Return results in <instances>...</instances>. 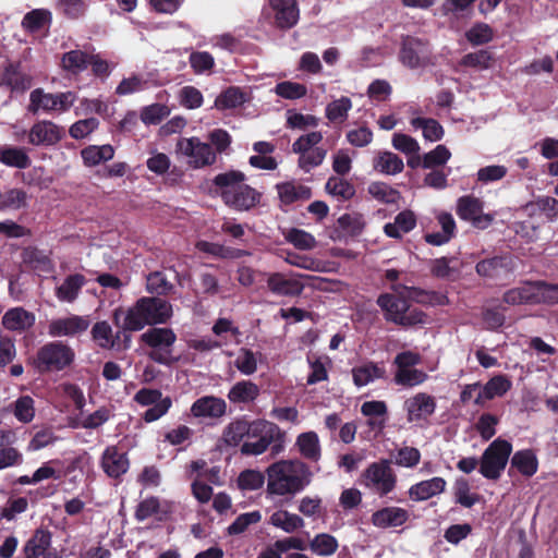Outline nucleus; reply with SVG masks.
<instances>
[{
  "mask_svg": "<svg viewBox=\"0 0 558 558\" xmlns=\"http://www.w3.org/2000/svg\"><path fill=\"white\" fill-rule=\"evenodd\" d=\"M313 477L314 472L305 461L281 459L266 469V494L271 498H292L310 486Z\"/></svg>",
  "mask_w": 558,
  "mask_h": 558,
  "instance_id": "obj_1",
  "label": "nucleus"
},
{
  "mask_svg": "<svg viewBox=\"0 0 558 558\" xmlns=\"http://www.w3.org/2000/svg\"><path fill=\"white\" fill-rule=\"evenodd\" d=\"M392 289L396 294L385 293L379 295L377 305L384 312V317L387 322L404 327L422 325L427 322L426 315L417 308H412L405 298L413 299L420 303H435L444 299L434 293L414 288L393 286Z\"/></svg>",
  "mask_w": 558,
  "mask_h": 558,
  "instance_id": "obj_2",
  "label": "nucleus"
},
{
  "mask_svg": "<svg viewBox=\"0 0 558 558\" xmlns=\"http://www.w3.org/2000/svg\"><path fill=\"white\" fill-rule=\"evenodd\" d=\"M214 184L225 204L235 210H250L260 201V193L245 183V174L241 171L219 173Z\"/></svg>",
  "mask_w": 558,
  "mask_h": 558,
  "instance_id": "obj_3",
  "label": "nucleus"
},
{
  "mask_svg": "<svg viewBox=\"0 0 558 558\" xmlns=\"http://www.w3.org/2000/svg\"><path fill=\"white\" fill-rule=\"evenodd\" d=\"M172 305L159 298H142L128 310L122 328L141 330L146 325L166 323L172 316Z\"/></svg>",
  "mask_w": 558,
  "mask_h": 558,
  "instance_id": "obj_4",
  "label": "nucleus"
},
{
  "mask_svg": "<svg viewBox=\"0 0 558 558\" xmlns=\"http://www.w3.org/2000/svg\"><path fill=\"white\" fill-rule=\"evenodd\" d=\"M361 484L379 497L387 496L397 486V475L391 461L381 459L371 463L361 475Z\"/></svg>",
  "mask_w": 558,
  "mask_h": 558,
  "instance_id": "obj_5",
  "label": "nucleus"
},
{
  "mask_svg": "<svg viewBox=\"0 0 558 558\" xmlns=\"http://www.w3.org/2000/svg\"><path fill=\"white\" fill-rule=\"evenodd\" d=\"M141 340L150 348L148 356L163 365H170L177 361L172 355V347L177 341L174 331L170 328H150L141 335Z\"/></svg>",
  "mask_w": 558,
  "mask_h": 558,
  "instance_id": "obj_6",
  "label": "nucleus"
},
{
  "mask_svg": "<svg viewBox=\"0 0 558 558\" xmlns=\"http://www.w3.org/2000/svg\"><path fill=\"white\" fill-rule=\"evenodd\" d=\"M283 433L272 422L266 420L253 421V429L247 440L243 442L241 452L248 456H259L264 453L271 442L283 437Z\"/></svg>",
  "mask_w": 558,
  "mask_h": 558,
  "instance_id": "obj_7",
  "label": "nucleus"
},
{
  "mask_svg": "<svg viewBox=\"0 0 558 558\" xmlns=\"http://www.w3.org/2000/svg\"><path fill=\"white\" fill-rule=\"evenodd\" d=\"M512 451V445L501 438L495 439L483 452L480 473L488 480H497L505 470Z\"/></svg>",
  "mask_w": 558,
  "mask_h": 558,
  "instance_id": "obj_8",
  "label": "nucleus"
},
{
  "mask_svg": "<svg viewBox=\"0 0 558 558\" xmlns=\"http://www.w3.org/2000/svg\"><path fill=\"white\" fill-rule=\"evenodd\" d=\"M421 355L413 351H403L396 355L393 365L396 366L393 380L396 385L412 388L424 384L428 375L416 368L420 364Z\"/></svg>",
  "mask_w": 558,
  "mask_h": 558,
  "instance_id": "obj_9",
  "label": "nucleus"
},
{
  "mask_svg": "<svg viewBox=\"0 0 558 558\" xmlns=\"http://www.w3.org/2000/svg\"><path fill=\"white\" fill-rule=\"evenodd\" d=\"M74 357L75 353L70 345L61 341H53L38 350L36 363L43 372H59L70 366Z\"/></svg>",
  "mask_w": 558,
  "mask_h": 558,
  "instance_id": "obj_10",
  "label": "nucleus"
},
{
  "mask_svg": "<svg viewBox=\"0 0 558 558\" xmlns=\"http://www.w3.org/2000/svg\"><path fill=\"white\" fill-rule=\"evenodd\" d=\"M177 151L186 158L187 165L194 169L211 166L217 159L211 145L196 136L180 138L177 143Z\"/></svg>",
  "mask_w": 558,
  "mask_h": 558,
  "instance_id": "obj_11",
  "label": "nucleus"
},
{
  "mask_svg": "<svg viewBox=\"0 0 558 558\" xmlns=\"http://www.w3.org/2000/svg\"><path fill=\"white\" fill-rule=\"evenodd\" d=\"M76 96L72 92L48 94L41 88L34 89L29 95L28 111L37 113L38 111L45 112H65L74 104Z\"/></svg>",
  "mask_w": 558,
  "mask_h": 558,
  "instance_id": "obj_12",
  "label": "nucleus"
},
{
  "mask_svg": "<svg viewBox=\"0 0 558 558\" xmlns=\"http://www.w3.org/2000/svg\"><path fill=\"white\" fill-rule=\"evenodd\" d=\"M133 400L141 407H148L143 414V420L147 423L161 418L172 407L171 398L163 396L158 389L142 388L134 395Z\"/></svg>",
  "mask_w": 558,
  "mask_h": 558,
  "instance_id": "obj_13",
  "label": "nucleus"
},
{
  "mask_svg": "<svg viewBox=\"0 0 558 558\" xmlns=\"http://www.w3.org/2000/svg\"><path fill=\"white\" fill-rule=\"evenodd\" d=\"M303 277L305 276L300 274L288 276L278 271L265 274L267 289L277 296H299L304 290L301 281Z\"/></svg>",
  "mask_w": 558,
  "mask_h": 558,
  "instance_id": "obj_14",
  "label": "nucleus"
},
{
  "mask_svg": "<svg viewBox=\"0 0 558 558\" xmlns=\"http://www.w3.org/2000/svg\"><path fill=\"white\" fill-rule=\"evenodd\" d=\"M457 215L463 219L471 221L474 227L485 229L494 220V216L483 213V203L474 196H462L457 202Z\"/></svg>",
  "mask_w": 558,
  "mask_h": 558,
  "instance_id": "obj_15",
  "label": "nucleus"
},
{
  "mask_svg": "<svg viewBox=\"0 0 558 558\" xmlns=\"http://www.w3.org/2000/svg\"><path fill=\"white\" fill-rule=\"evenodd\" d=\"M407 420L410 423L427 421L436 410V400L426 392H417L408 398L403 403Z\"/></svg>",
  "mask_w": 558,
  "mask_h": 558,
  "instance_id": "obj_16",
  "label": "nucleus"
},
{
  "mask_svg": "<svg viewBox=\"0 0 558 558\" xmlns=\"http://www.w3.org/2000/svg\"><path fill=\"white\" fill-rule=\"evenodd\" d=\"M64 135L62 126L52 121L41 120L29 129L27 140L32 145L48 147L58 144Z\"/></svg>",
  "mask_w": 558,
  "mask_h": 558,
  "instance_id": "obj_17",
  "label": "nucleus"
},
{
  "mask_svg": "<svg viewBox=\"0 0 558 558\" xmlns=\"http://www.w3.org/2000/svg\"><path fill=\"white\" fill-rule=\"evenodd\" d=\"M90 325L88 316L70 315L52 319L48 325L51 337H76L85 332Z\"/></svg>",
  "mask_w": 558,
  "mask_h": 558,
  "instance_id": "obj_18",
  "label": "nucleus"
},
{
  "mask_svg": "<svg viewBox=\"0 0 558 558\" xmlns=\"http://www.w3.org/2000/svg\"><path fill=\"white\" fill-rule=\"evenodd\" d=\"M24 558H61L51 546V533L37 529L23 547Z\"/></svg>",
  "mask_w": 558,
  "mask_h": 558,
  "instance_id": "obj_19",
  "label": "nucleus"
},
{
  "mask_svg": "<svg viewBox=\"0 0 558 558\" xmlns=\"http://www.w3.org/2000/svg\"><path fill=\"white\" fill-rule=\"evenodd\" d=\"M401 62L411 69L425 66L430 63L428 46L420 39L407 38L400 52Z\"/></svg>",
  "mask_w": 558,
  "mask_h": 558,
  "instance_id": "obj_20",
  "label": "nucleus"
},
{
  "mask_svg": "<svg viewBox=\"0 0 558 558\" xmlns=\"http://www.w3.org/2000/svg\"><path fill=\"white\" fill-rule=\"evenodd\" d=\"M275 24L280 28H291L300 17L296 0H268Z\"/></svg>",
  "mask_w": 558,
  "mask_h": 558,
  "instance_id": "obj_21",
  "label": "nucleus"
},
{
  "mask_svg": "<svg viewBox=\"0 0 558 558\" xmlns=\"http://www.w3.org/2000/svg\"><path fill=\"white\" fill-rule=\"evenodd\" d=\"M227 412V403L215 396H204L195 400L191 407V413L197 418H219Z\"/></svg>",
  "mask_w": 558,
  "mask_h": 558,
  "instance_id": "obj_22",
  "label": "nucleus"
},
{
  "mask_svg": "<svg viewBox=\"0 0 558 558\" xmlns=\"http://www.w3.org/2000/svg\"><path fill=\"white\" fill-rule=\"evenodd\" d=\"M511 386L512 383L506 375H496L486 384H481V393L474 398V404L483 407L487 401L505 396Z\"/></svg>",
  "mask_w": 558,
  "mask_h": 558,
  "instance_id": "obj_23",
  "label": "nucleus"
},
{
  "mask_svg": "<svg viewBox=\"0 0 558 558\" xmlns=\"http://www.w3.org/2000/svg\"><path fill=\"white\" fill-rule=\"evenodd\" d=\"M409 520V511L396 507H384L372 514L371 521L379 529H390L403 525Z\"/></svg>",
  "mask_w": 558,
  "mask_h": 558,
  "instance_id": "obj_24",
  "label": "nucleus"
},
{
  "mask_svg": "<svg viewBox=\"0 0 558 558\" xmlns=\"http://www.w3.org/2000/svg\"><path fill=\"white\" fill-rule=\"evenodd\" d=\"M129 459L125 453L120 452L117 447H108L101 457V468L110 477H119L129 470Z\"/></svg>",
  "mask_w": 558,
  "mask_h": 558,
  "instance_id": "obj_25",
  "label": "nucleus"
},
{
  "mask_svg": "<svg viewBox=\"0 0 558 558\" xmlns=\"http://www.w3.org/2000/svg\"><path fill=\"white\" fill-rule=\"evenodd\" d=\"M35 320L36 317L34 313L17 306L8 310L2 316L1 323L2 326L10 331L22 332L32 328Z\"/></svg>",
  "mask_w": 558,
  "mask_h": 558,
  "instance_id": "obj_26",
  "label": "nucleus"
},
{
  "mask_svg": "<svg viewBox=\"0 0 558 558\" xmlns=\"http://www.w3.org/2000/svg\"><path fill=\"white\" fill-rule=\"evenodd\" d=\"M171 512V502L166 500L161 501L157 497H148L138 504L135 511V518L138 521H145L151 517L162 520Z\"/></svg>",
  "mask_w": 558,
  "mask_h": 558,
  "instance_id": "obj_27",
  "label": "nucleus"
},
{
  "mask_svg": "<svg viewBox=\"0 0 558 558\" xmlns=\"http://www.w3.org/2000/svg\"><path fill=\"white\" fill-rule=\"evenodd\" d=\"M278 197L283 205H290L295 202L307 201L312 196V191L308 186L298 181H286L276 185Z\"/></svg>",
  "mask_w": 558,
  "mask_h": 558,
  "instance_id": "obj_28",
  "label": "nucleus"
},
{
  "mask_svg": "<svg viewBox=\"0 0 558 558\" xmlns=\"http://www.w3.org/2000/svg\"><path fill=\"white\" fill-rule=\"evenodd\" d=\"M447 482L442 477L421 481L409 488V497L414 501H424L445 492Z\"/></svg>",
  "mask_w": 558,
  "mask_h": 558,
  "instance_id": "obj_29",
  "label": "nucleus"
},
{
  "mask_svg": "<svg viewBox=\"0 0 558 558\" xmlns=\"http://www.w3.org/2000/svg\"><path fill=\"white\" fill-rule=\"evenodd\" d=\"M300 456L310 461L318 462L322 458V446L318 435L315 432L301 433L294 444Z\"/></svg>",
  "mask_w": 558,
  "mask_h": 558,
  "instance_id": "obj_30",
  "label": "nucleus"
},
{
  "mask_svg": "<svg viewBox=\"0 0 558 558\" xmlns=\"http://www.w3.org/2000/svg\"><path fill=\"white\" fill-rule=\"evenodd\" d=\"M352 377L356 387H364L385 378L386 368L384 363L365 362L352 368Z\"/></svg>",
  "mask_w": 558,
  "mask_h": 558,
  "instance_id": "obj_31",
  "label": "nucleus"
},
{
  "mask_svg": "<svg viewBox=\"0 0 558 558\" xmlns=\"http://www.w3.org/2000/svg\"><path fill=\"white\" fill-rule=\"evenodd\" d=\"M259 387L251 380H240L235 383L228 392V399L231 403H251L259 396Z\"/></svg>",
  "mask_w": 558,
  "mask_h": 558,
  "instance_id": "obj_32",
  "label": "nucleus"
},
{
  "mask_svg": "<svg viewBox=\"0 0 558 558\" xmlns=\"http://www.w3.org/2000/svg\"><path fill=\"white\" fill-rule=\"evenodd\" d=\"M416 226V216L411 210H403L399 213L393 222L387 223L384 227L385 233L389 238L399 239L403 233H408Z\"/></svg>",
  "mask_w": 558,
  "mask_h": 558,
  "instance_id": "obj_33",
  "label": "nucleus"
},
{
  "mask_svg": "<svg viewBox=\"0 0 558 558\" xmlns=\"http://www.w3.org/2000/svg\"><path fill=\"white\" fill-rule=\"evenodd\" d=\"M511 468L525 477H532L538 470V460L532 449H523L514 452L511 458Z\"/></svg>",
  "mask_w": 558,
  "mask_h": 558,
  "instance_id": "obj_34",
  "label": "nucleus"
},
{
  "mask_svg": "<svg viewBox=\"0 0 558 558\" xmlns=\"http://www.w3.org/2000/svg\"><path fill=\"white\" fill-rule=\"evenodd\" d=\"M437 220L441 227V231L427 233L425 235V240L427 243L433 245H442L449 242L454 235L456 222L452 215L448 213H440L437 216Z\"/></svg>",
  "mask_w": 558,
  "mask_h": 558,
  "instance_id": "obj_35",
  "label": "nucleus"
},
{
  "mask_svg": "<svg viewBox=\"0 0 558 558\" xmlns=\"http://www.w3.org/2000/svg\"><path fill=\"white\" fill-rule=\"evenodd\" d=\"M253 429V421L238 418L229 423L222 434L223 440L229 446H238L243 438L251 435Z\"/></svg>",
  "mask_w": 558,
  "mask_h": 558,
  "instance_id": "obj_36",
  "label": "nucleus"
},
{
  "mask_svg": "<svg viewBox=\"0 0 558 558\" xmlns=\"http://www.w3.org/2000/svg\"><path fill=\"white\" fill-rule=\"evenodd\" d=\"M373 167L383 174L395 175L402 172L404 163L395 153L381 151L374 158Z\"/></svg>",
  "mask_w": 558,
  "mask_h": 558,
  "instance_id": "obj_37",
  "label": "nucleus"
},
{
  "mask_svg": "<svg viewBox=\"0 0 558 558\" xmlns=\"http://www.w3.org/2000/svg\"><path fill=\"white\" fill-rule=\"evenodd\" d=\"M248 96L240 87L231 86L221 92L216 100L215 108L218 110L235 109L246 102Z\"/></svg>",
  "mask_w": 558,
  "mask_h": 558,
  "instance_id": "obj_38",
  "label": "nucleus"
},
{
  "mask_svg": "<svg viewBox=\"0 0 558 558\" xmlns=\"http://www.w3.org/2000/svg\"><path fill=\"white\" fill-rule=\"evenodd\" d=\"M84 284L85 278L83 275H71L57 288L56 295L61 302L72 303L76 300Z\"/></svg>",
  "mask_w": 558,
  "mask_h": 558,
  "instance_id": "obj_39",
  "label": "nucleus"
},
{
  "mask_svg": "<svg viewBox=\"0 0 558 558\" xmlns=\"http://www.w3.org/2000/svg\"><path fill=\"white\" fill-rule=\"evenodd\" d=\"M269 523L286 533H293L304 526V520L300 515L287 510L275 511L269 518Z\"/></svg>",
  "mask_w": 558,
  "mask_h": 558,
  "instance_id": "obj_40",
  "label": "nucleus"
},
{
  "mask_svg": "<svg viewBox=\"0 0 558 558\" xmlns=\"http://www.w3.org/2000/svg\"><path fill=\"white\" fill-rule=\"evenodd\" d=\"M529 215L543 214L548 220L558 219V199L551 196H539L525 206Z\"/></svg>",
  "mask_w": 558,
  "mask_h": 558,
  "instance_id": "obj_41",
  "label": "nucleus"
},
{
  "mask_svg": "<svg viewBox=\"0 0 558 558\" xmlns=\"http://www.w3.org/2000/svg\"><path fill=\"white\" fill-rule=\"evenodd\" d=\"M339 547L337 538L328 533L316 534L308 543L310 550L319 557L332 556Z\"/></svg>",
  "mask_w": 558,
  "mask_h": 558,
  "instance_id": "obj_42",
  "label": "nucleus"
},
{
  "mask_svg": "<svg viewBox=\"0 0 558 558\" xmlns=\"http://www.w3.org/2000/svg\"><path fill=\"white\" fill-rule=\"evenodd\" d=\"M1 85L10 87L12 90H25L32 86V77L22 73L17 66L9 65L5 68L2 77Z\"/></svg>",
  "mask_w": 558,
  "mask_h": 558,
  "instance_id": "obj_43",
  "label": "nucleus"
},
{
  "mask_svg": "<svg viewBox=\"0 0 558 558\" xmlns=\"http://www.w3.org/2000/svg\"><path fill=\"white\" fill-rule=\"evenodd\" d=\"M410 123L413 129H421L423 137L429 142L440 141L445 134L442 126L435 119L417 117L413 118Z\"/></svg>",
  "mask_w": 558,
  "mask_h": 558,
  "instance_id": "obj_44",
  "label": "nucleus"
},
{
  "mask_svg": "<svg viewBox=\"0 0 558 558\" xmlns=\"http://www.w3.org/2000/svg\"><path fill=\"white\" fill-rule=\"evenodd\" d=\"M84 163L88 167L97 166L113 158L114 150L111 145L88 146L81 153Z\"/></svg>",
  "mask_w": 558,
  "mask_h": 558,
  "instance_id": "obj_45",
  "label": "nucleus"
},
{
  "mask_svg": "<svg viewBox=\"0 0 558 558\" xmlns=\"http://www.w3.org/2000/svg\"><path fill=\"white\" fill-rule=\"evenodd\" d=\"M534 282L510 289L504 294V301L509 305L534 304Z\"/></svg>",
  "mask_w": 558,
  "mask_h": 558,
  "instance_id": "obj_46",
  "label": "nucleus"
},
{
  "mask_svg": "<svg viewBox=\"0 0 558 558\" xmlns=\"http://www.w3.org/2000/svg\"><path fill=\"white\" fill-rule=\"evenodd\" d=\"M89 54L82 50L65 52L61 59V66L71 74H78L88 66Z\"/></svg>",
  "mask_w": 558,
  "mask_h": 558,
  "instance_id": "obj_47",
  "label": "nucleus"
},
{
  "mask_svg": "<svg viewBox=\"0 0 558 558\" xmlns=\"http://www.w3.org/2000/svg\"><path fill=\"white\" fill-rule=\"evenodd\" d=\"M352 109V101L349 97L342 96L332 100L326 106V118L332 123H343L349 111Z\"/></svg>",
  "mask_w": 558,
  "mask_h": 558,
  "instance_id": "obj_48",
  "label": "nucleus"
},
{
  "mask_svg": "<svg viewBox=\"0 0 558 558\" xmlns=\"http://www.w3.org/2000/svg\"><path fill=\"white\" fill-rule=\"evenodd\" d=\"M493 56L487 50H478L466 53L457 65L459 68H472L477 71H484L492 66Z\"/></svg>",
  "mask_w": 558,
  "mask_h": 558,
  "instance_id": "obj_49",
  "label": "nucleus"
},
{
  "mask_svg": "<svg viewBox=\"0 0 558 558\" xmlns=\"http://www.w3.org/2000/svg\"><path fill=\"white\" fill-rule=\"evenodd\" d=\"M422 454L420 450L412 446H403L396 449L393 463L404 469H414L421 462Z\"/></svg>",
  "mask_w": 558,
  "mask_h": 558,
  "instance_id": "obj_50",
  "label": "nucleus"
},
{
  "mask_svg": "<svg viewBox=\"0 0 558 558\" xmlns=\"http://www.w3.org/2000/svg\"><path fill=\"white\" fill-rule=\"evenodd\" d=\"M0 161L9 167L25 169L31 165V159L22 148L8 147L0 149Z\"/></svg>",
  "mask_w": 558,
  "mask_h": 558,
  "instance_id": "obj_51",
  "label": "nucleus"
},
{
  "mask_svg": "<svg viewBox=\"0 0 558 558\" xmlns=\"http://www.w3.org/2000/svg\"><path fill=\"white\" fill-rule=\"evenodd\" d=\"M284 239L295 248L302 251L313 250L317 244L315 238L311 233L296 228H292L284 232Z\"/></svg>",
  "mask_w": 558,
  "mask_h": 558,
  "instance_id": "obj_52",
  "label": "nucleus"
},
{
  "mask_svg": "<svg viewBox=\"0 0 558 558\" xmlns=\"http://www.w3.org/2000/svg\"><path fill=\"white\" fill-rule=\"evenodd\" d=\"M453 494L456 502L465 508H471L480 501V496L471 492V487L465 478H459L456 481Z\"/></svg>",
  "mask_w": 558,
  "mask_h": 558,
  "instance_id": "obj_53",
  "label": "nucleus"
},
{
  "mask_svg": "<svg viewBox=\"0 0 558 558\" xmlns=\"http://www.w3.org/2000/svg\"><path fill=\"white\" fill-rule=\"evenodd\" d=\"M113 416V411L109 407H101L97 409L95 412L84 416L80 423L76 424L77 427H82L85 429H95L102 426Z\"/></svg>",
  "mask_w": 558,
  "mask_h": 558,
  "instance_id": "obj_54",
  "label": "nucleus"
},
{
  "mask_svg": "<svg viewBox=\"0 0 558 558\" xmlns=\"http://www.w3.org/2000/svg\"><path fill=\"white\" fill-rule=\"evenodd\" d=\"M534 294V304H558V284L535 281Z\"/></svg>",
  "mask_w": 558,
  "mask_h": 558,
  "instance_id": "obj_55",
  "label": "nucleus"
},
{
  "mask_svg": "<svg viewBox=\"0 0 558 558\" xmlns=\"http://www.w3.org/2000/svg\"><path fill=\"white\" fill-rule=\"evenodd\" d=\"M92 338L101 349H111L116 342L112 328L107 322H98L93 326Z\"/></svg>",
  "mask_w": 558,
  "mask_h": 558,
  "instance_id": "obj_56",
  "label": "nucleus"
},
{
  "mask_svg": "<svg viewBox=\"0 0 558 558\" xmlns=\"http://www.w3.org/2000/svg\"><path fill=\"white\" fill-rule=\"evenodd\" d=\"M13 414L21 423H29L35 417V403L32 397L22 396L13 403Z\"/></svg>",
  "mask_w": 558,
  "mask_h": 558,
  "instance_id": "obj_57",
  "label": "nucleus"
},
{
  "mask_svg": "<svg viewBox=\"0 0 558 558\" xmlns=\"http://www.w3.org/2000/svg\"><path fill=\"white\" fill-rule=\"evenodd\" d=\"M266 473L258 470H245L238 477V485L243 490H257L265 484Z\"/></svg>",
  "mask_w": 558,
  "mask_h": 558,
  "instance_id": "obj_58",
  "label": "nucleus"
},
{
  "mask_svg": "<svg viewBox=\"0 0 558 558\" xmlns=\"http://www.w3.org/2000/svg\"><path fill=\"white\" fill-rule=\"evenodd\" d=\"M327 156V149L319 146L313 150L306 151L299 156L298 166L305 173H308L312 169L320 166Z\"/></svg>",
  "mask_w": 558,
  "mask_h": 558,
  "instance_id": "obj_59",
  "label": "nucleus"
},
{
  "mask_svg": "<svg viewBox=\"0 0 558 558\" xmlns=\"http://www.w3.org/2000/svg\"><path fill=\"white\" fill-rule=\"evenodd\" d=\"M368 193L376 199L386 203L395 204L400 198V193L383 182H374L368 186Z\"/></svg>",
  "mask_w": 558,
  "mask_h": 558,
  "instance_id": "obj_60",
  "label": "nucleus"
},
{
  "mask_svg": "<svg viewBox=\"0 0 558 558\" xmlns=\"http://www.w3.org/2000/svg\"><path fill=\"white\" fill-rule=\"evenodd\" d=\"M322 141L323 134L320 132L314 131L303 134L292 144V151L300 156L306 151L319 147L318 145L322 143Z\"/></svg>",
  "mask_w": 558,
  "mask_h": 558,
  "instance_id": "obj_61",
  "label": "nucleus"
},
{
  "mask_svg": "<svg viewBox=\"0 0 558 558\" xmlns=\"http://www.w3.org/2000/svg\"><path fill=\"white\" fill-rule=\"evenodd\" d=\"M234 365L243 375L250 376L254 374L257 369L255 353L245 348L240 349L234 360Z\"/></svg>",
  "mask_w": 558,
  "mask_h": 558,
  "instance_id": "obj_62",
  "label": "nucleus"
},
{
  "mask_svg": "<svg viewBox=\"0 0 558 558\" xmlns=\"http://www.w3.org/2000/svg\"><path fill=\"white\" fill-rule=\"evenodd\" d=\"M450 158V150L445 145H437L433 150L423 155L422 167L430 169L444 166Z\"/></svg>",
  "mask_w": 558,
  "mask_h": 558,
  "instance_id": "obj_63",
  "label": "nucleus"
},
{
  "mask_svg": "<svg viewBox=\"0 0 558 558\" xmlns=\"http://www.w3.org/2000/svg\"><path fill=\"white\" fill-rule=\"evenodd\" d=\"M274 92L276 93V95L284 99H300L306 95L307 88L303 84L291 81H284L278 83L275 86Z\"/></svg>",
  "mask_w": 558,
  "mask_h": 558,
  "instance_id": "obj_64",
  "label": "nucleus"
}]
</instances>
